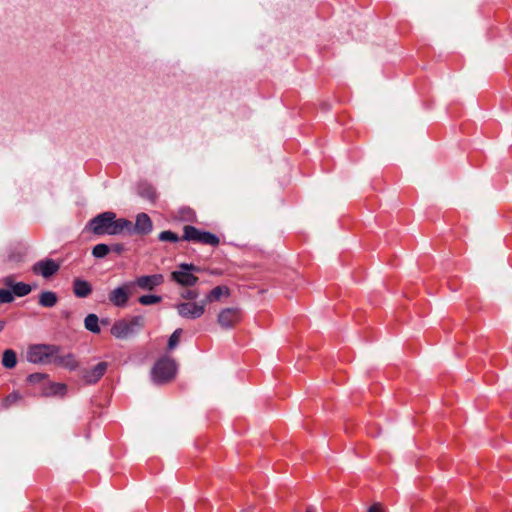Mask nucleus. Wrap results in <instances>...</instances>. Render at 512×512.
<instances>
[{"label": "nucleus", "instance_id": "33", "mask_svg": "<svg viewBox=\"0 0 512 512\" xmlns=\"http://www.w3.org/2000/svg\"><path fill=\"white\" fill-rule=\"evenodd\" d=\"M27 359L32 361V347H29L27 350Z\"/></svg>", "mask_w": 512, "mask_h": 512}, {"label": "nucleus", "instance_id": "26", "mask_svg": "<svg viewBox=\"0 0 512 512\" xmlns=\"http://www.w3.org/2000/svg\"><path fill=\"white\" fill-rule=\"evenodd\" d=\"M138 301L142 305H152L159 303L161 301V297L157 295H143L139 297Z\"/></svg>", "mask_w": 512, "mask_h": 512}, {"label": "nucleus", "instance_id": "6", "mask_svg": "<svg viewBox=\"0 0 512 512\" xmlns=\"http://www.w3.org/2000/svg\"><path fill=\"white\" fill-rule=\"evenodd\" d=\"M179 268L180 270H176L171 273V279L175 281L177 284L184 287L194 286L198 281V277L192 274L191 272H199L200 269L193 264L187 263H181L179 265Z\"/></svg>", "mask_w": 512, "mask_h": 512}, {"label": "nucleus", "instance_id": "2", "mask_svg": "<svg viewBox=\"0 0 512 512\" xmlns=\"http://www.w3.org/2000/svg\"><path fill=\"white\" fill-rule=\"evenodd\" d=\"M176 363L170 357L159 359L151 370V377L154 383L163 384L171 381L176 374Z\"/></svg>", "mask_w": 512, "mask_h": 512}, {"label": "nucleus", "instance_id": "17", "mask_svg": "<svg viewBox=\"0 0 512 512\" xmlns=\"http://www.w3.org/2000/svg\"><path fill=\"white\" fill-rule=\"evenodd\" d=\"M230 290L227 286L220 285L214 287L205 297V304L219 301L222 297H229Z\"/></svg>", "mask_w": 512, "mask_h": 512}, {"label": "nucleus", "instance_id": "28", "mask_svg": "<svg viewBox=\"0 0 512 512\" xmlns=\"http://www.w3.org/2000/svg\"><path fill=\"white\" fill-rule=\"evenodd\" d=\"M13 300V293L10 290L0 289V303H10Z\"/></svg>", "mask_w": 512, "mask_h": 512}, {"label": "nucleus", "instance_id": "20", "mask_svg": "<svg viewBox=\"0 0 512 512\" xmlns=\"http://www.w3.org/2000/svg\"><path fill=\"white\" fill-rule=\"evenodd\" d=\"M23 400L22 395L18 391H14L7 395L2 401V407L4 409H9L15 405H18Z\"/></svg>", "mask_w": 512, "mask_h": 512}, {"label": "nucleus", "instance_id": "11", "mask_svg": "<svg viewBox=\"0 0 512 512\" xmlns=\"http://www.w3.org/2000/svg\"><path fill=\"white\" fill-rule=\"evenodd\" d=\"M52 364L70 371L75 370L78 367V362L73 354L60 353L58 348Z\"/></svg>", "mask_w": 512, "mask_h": 512}, {"label": "nucleus", "instance_id": "9", "mask_svg": "<svg viewBox=\"0 0 512 512\" xmlns=\"http://www.w3.org/2000/svg\"><path fill=\"white\" fill-rule=\"evenodd\" d=\"M60 269V264L53 259L46 258L34 264V273L45 279L52 278Z\"/></svg>", "mask_w": 512, "mask_h": 512}, {"label": "nucleus", "instance_id": "19", "mask_svg": "<svg viewBox=\"0 0 512 512\" xmlns=\"http://www.w3.org/2000/svg\"><path fill=\"white\" fill-rule=\"evenodd\" d=\"M2 365L7 369H13L17 364V355L14 350L7 349L3 352Z\"/></svg>", "mask_w": 512, "mask_h": 512}, {"label": "nucleus", "instance_id": "1", "mask_svg": "<svg viewBox=\"0 0 512 512\" xmlns=\"http://www.w3.org/2000/svg\"><path fill=\"white\" fill-rule=\"evenodd\" d=\"M86 229L99 236L132 234V222L125 218H117L114 212L107 211L92 218Z\"/></svg>", "mask_w": 512, "mask_h": 512}, {"label": "nucleus", "instance_id": "3", "mask_svg": "<svg viewBox=\"0 0 512 512\" xmlns=\"http://www.w3.org/2000/svg\"><path fill=\"white\" fill-rule=\"evenodd\" d=\"M145 323L143 316H135L131 320H119L111 327V334L118 339H126L139 331Z\"/></svg>", "mask_w": 512, "mask_h": 512}, {"label": "nucleus", "instance_id": "24", "mask_svg": "<svg viewBox=\"0 0 512 512\" xmlns=\"http://www.w3.org/2000/svg\"><path fill=\"white\" fill-rule=\"evenodd\" d=\"M110 252V247L107 244H97L92 249V255L96 258H103Z\"/></svg>", "mask_w": 512, "mask_h": 512}, {"label": "nucleus", "instance_id": "35", "mask_svg": "<svg viewBox=\"0 0 512 512\" xmlns=\"http://www.w3.org/2000/svg\"><path fill=\"white\" fill-rule=\"evenodd\" d=\"M27 380H28V381H31V380H32V375H29V376L27 377Z\"/></svg>", "mask_w": 512, "mask_h": 512}, {"label": "nucleus", "instance_id": "14", "mask_svg": "<svg viewBox=\"0 0 512 512\" xmlns=\"http://www.w3.org/2000/svg\"><path fill=\"white\" fill-rule=\"evenodd\" d=\"M129 299L127 286L117 287L109 293L110 302L117 307H125Z\"/></svg>", "mask_w": 512, "mask_h": 512}, {"label": "nucleus", "instance_id": "22", "mask_svg": "<svg viewBox=\"0 0 512 512\" xmlns=\"http://www.w3.org/2000/svg\"><path fill=\"white\" fill-rule=\"evenodd\" d=\"M139 194L143 198L148 199L149 201H152V202L155 201V199H156L155 189L148 184H144V185L140 186Z\"/></svg>", "mask_w": 512, "mask_h": 512}, {"label": "nucleus", "instance_id": "18", "mask_svg": "<svg viewBox=\"0 0 512 512\" xmlns=\"http://www.w3.org/2000/svg\"><path fill=\"white\" fill-rule=\"evenodd\" d=\"M58 302V296L53 291H42L38 296V304L44 308H52Z\"/></svg>", "mask_w": 512, "mask_h": 512}, {"label": "nucleus", "instance_id": "21", "mask_svg": "<svg viewBox=\"0 0 512 512\" xmlns=\"http://www.w3.org/2000/svg\"><path fill=\"white\" fill-rule=\"evenodd\" d=\"M98 317L95 314H89L84 321L85 328L93 333H99Z\"/></svg>", "mask_w": 512, "mask_h": 512}, {"label": "nucleus", "instance_id": "8", "mask_svg": "<svg viewBox=\"0 0 512 512\" xmlns=\"http://www.w3.org/2000/svg\"><path fill=\"white\" fill-rule=\"evenodd\" d=\"M178 314L186 319H198L206 311L205 301L201 302H182L176 305Z\"/></svg>", "mask_w": 512, "mask_h": 512}, {"label": "nucleus", "instance_id": "31", "mask_svg": "<svg viewBox=\"0 0 512 512\" xmlns=\"http://www.w3.org/2000/svg\"><path fill=\"white\" fill-rule=\"evenodd\" d=\"M124 245L121 244V243H116V244H113L111 247H110V251H114L118 254L122 253L124 251Z\"/></svg>", "mask_w": 512, "mask_h": 512}, {"label": "nucleus", "instance_id": "30", "mask_svg": "<svg viewBox=\"0 0 512 512\" xmlns=\"http://www.w3.org/2000/svg\"><path fill=\"white\" fill-rule=\"evenodd\" d=\"M199 293L197 290H187L181 293V297L187 300H194L198 297Z\"/></svg>", "mask_w": 512, "mask_h": 512}, {"label": "nucleus", "instance_id": "32", "mask_svg": "<svg viewBox=\"0 0 512 512\" xmlns=\"http://www.w3.org/2000/svg\"><path fill=\"white\" fill-rule=\"evenodd\" d=\"M368 512H384V510L381 504L375 503L368 509Z\"/></svg>", "mask_w": 512, "mask_h": 512}, {"label": "nucleus", "instance_id": "10", "mask_svg": "<svg viewBox=\"0 0 512 512\" xmlns=\"http://www.w3.org/2000/svg\"><path fill=\"white\" fill-rule=\"evenodd\" d=\"M56 352V346L34 345V363L52 364Z\"/></svg>", "mask_w": 512, "mask_h": 512}, {"label": "nucleus", "instance_id": "29", "mask_svg": "<svg viewBox=\"0 0 512 512\" xmlns=\"http://www.w3.org/2000/svg\"><path fill=\"white\" fill-rule=\"evenodd\" d=\"M194 218H195V213L191 209L184 208L180 211V219L185 220V221H191Z\"/></svg>", "mask_w": 512, "mask_h": 512}, {"label": "nucleus", "instance_id": "15", "mask_svg": "<svg viewBox=\"0 0 512 512\" xmlns=\"http://www.w3.org/2000/svg\"><path fill=\"white\" fill-rule=\"evenodd\" d=\"M106 370L107 363L100 362L90 370L85 371L83 374V378L85 382L88 384L96 383L105 374Z\"/></svg>", "mask_w": 512, "mask_h": 512}, {"label": "nucleus", "instance_id": "13", "mask_svg": "<svg viewBox=\"0 0 512 512\" xmlns=\"http://www.w3.org/2000/svg\"><path fill=\"white\" fill-rule=\"evenodd\" d=\"M153 229V223L146 213H140L136 217V222L132 224V234H148Z\"/></svg>", "mask_w": 512, "mask_h": 512}, {"label": "nucleus", "instance_id": "23", "mask_svg": "<svg viewBox=\"0 0 512 512\" xmlns=\"http://www.w3.org/2000/svg\"><path fill=\"white\" fill-rule=\"evenodd\" d=\"M31 291V286L25 283H16L12 286V293L16 296L22 297L29 294Z\"/></svg>", "mask_w": 512, "mask_h": 512}, {"label": "nucleus", "instance_id": "5", "mask_svg": "<svg viewBox=\"0 0 512 512\" xmlns=\"http://www.w3.org/2000/svg\"><path fill=\"white\" fill-rule=\"evenodd\" d=\"M183 240L199 243L203 245L218 246L220 239L213 233L202 231L194 226L185 225L183 227Z\"/></svg>", "mask_w": 512, "mask_h": 512}, {"label": "nucleus", "instance_id": "12", "mask_svg": "<svg viewBox=\"0 0 512 512\" xmlns=\"http://www.w3.org/2000/svg\"><path fill=\"white\" fill-rule=\"evenodd\" d=\"M164 282V277L161 274L145 275L138 277L135 284L143 290H152Z\"/></svg>", "mask_w": 512, "mask_h": 512}, {"label": "nucleus", "instance_id": "7", "mask_svg": "<svg viewBox=\"0 0 512 512\" xmlns=\"http://www.w3.org/2000/svg\"><path fill=\"white\" fill-rule=\"evenodd\" d=\"M242 320V311L238 307H226L217 315V323L223 329H232Z\"/></svg>", "mask_w": 512, "mask_h": 512}, {"label": "nucleus", "instance_id": "25", "mask_svg": "<svg viewBox=\"0 0 512 512\" xmlns=\"http://www.w3.org/2000/svg\"><path fill=\"white\" fill-rule=\"evenodd\" d=\"M158 239L162 242H166V241L178 242L180 240V237L176 233H174L170 230H167V231H162L159 234Z\"/></svg>", "mask_w": 512, "mask_h": 512}, {"label": "nucleus", "instance_id": "27", "mask_svg": "<svg viewBox=\"0 0 512 512\" xmlns=\"http://www.w3.org/2000/svg\"><path fill=\"white\" fill-rule=\"evenodd\" d=\"M181 335H182V329H180V328L176 329L172 333V335L170 336V338L168 340V349L172 350L178 345Z\"/></svg>", "mask_w": 512, "mask_h": 512}, {"label": "nucleus", "instance_id": "4", "mask_svg": "<svg viewBox=\"0 0 512 512\" xmlns=\"http://www.w3.org/2000/svg\"><path fill=\"white\" fill-rule=\"evenodd\" d=\"M43 396H64L67 386L64 383L52 382L44 374L34 373V389Z\"/></svg>", "mask_w": 512, "mask_h": 512}, {"label": "nucleus", "instance_id": "16", "mask_svg": "<svg viewBox=\"0 0 512 512\" xmlns=\"http://www.w3.org/2000/svg\"><path fill=\"white\" fill-rule=\"evenodd\" d=\"M92 292L90 283L86 280L76 278L73 281V293L76 297L85 298Z\"/></svg>", "mask_w": 512, "mask_h": 512}, {"label": "nucleus", "instance_id": "34", "mask_svg": "<svg viewBox=\"0 0 512 512\" xmlns=\"http://www.w3.org/2000/svg\"><path fill=\"white\" fill-rule=\"evenodd\" d=\"M4 328V322L3 321H0V331H2Z\"/></svg>", "mask_w": 512, "mask_h": 512}]
</instances>
